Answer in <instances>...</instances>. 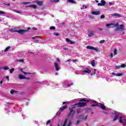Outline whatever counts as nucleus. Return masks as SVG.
Returning <instances> with one entry per match:
<instances>
[{"instance_id": "2f4dec72", "label": "nucleus", "mask_w": 126, "mask_h": 126, "mask_svg": "<svg viewBox=\"0 0 126 126\" xmlns=\"http://www.w3.org/2000/svg\"><path fill=\"white\" fill-rule=\"evenodd\" d=\"M49 29L50 30H55V29H56V28L54 26H51L50 27Z\"/></svg>"}, {"instance_id": "e433bc0d", "label": "nucleus", "mask_w": 126, "mask_h": 126, "mask_svg": "<svg viewBox=\"0 0 126 126\" xmlns=\"http://www.w3.org/2000/svg\"><path fill=\"white\" fill-rule=\"evenodd\" d=\"M99 43L100 44H104V43H105V40H100Z\"/></svg>"}, {"instance_id": "bb28decb", "label": "nucleus", "mask_w": 126, "mask_h": 126, "mask_svg": "<svg viewBox=\"0 0 126 126\" xmlns=\"http://www.w3.org/2000/svg\"><path fill=\"white\" fill-rule=\"evenodd\" d=\"M93 50H94V51H95V52H100V50H99V49L97 48L93 47Z\"/></svg>"}, {"instance_id": "69168bd1", "label": "nucleus", "mask_w": 126, "mask_h": 126, "mask_svg": "<svg viewBox=\"0 0 126 126\" xmlns=\"http://www.w3.org/2000/svg\"><path fill=\"white\" fill-rule=\"evenodd\" d=\"M32 39H33V40H35V39H36V38H35V37H32Z\"/></svg>"}, {"instance_id": "c9c22d12", "label": "nucleus", "mask_w": 126, "mask_h": 126, "mask_svg": "<svg viewBox=\"0 0 126 126\" xmlns=\"http://www.w3.org/2000/svg\"><path fill=\"white\" fill-rule=\"evenodd\" d=\"M77 114H80V113H81V110L80 109H77Z\"/></svg>"}, {"instance_id": "39448f33", "label": "nucleus", "mask_w": 126, "mask_h": 126, "mask_svg": "<svg viewBox=\"0 0 126 126\" xmlns=\"http://www.w3.org/2000/svg\"><path fill=\"white\" fill-rule=\"evenodd\" d=\"M9 31L11 32V33H14L15 32H18L19 34H24L25 32L27 31V30H20L17 31L16 29H11L9 30Z\"/></svg>"}, {"instance_id": "a19ab883", "label": "nucleus", "mask_w": 126, "mask_h": 126, "mask_svg": "<svg viewBox=\"0 0 126 126\" xmlns=\"http://www.w3.org/2000/svg\"><path fill=\"white\" fill-rule=\"evenodd\" d=\"M116 68H117V69H120V68H122L121 66V65H120V66H116Z\"/></svg>"}, {"instance_id": "37998d69", "label": "nucleus", "mask_w": 126, "mask_h": 126, "mask_svg": "<svg viewBox=\"0 0 126 126\" xmlns=\"http://www.w3.org/2000/svg\"><path fill=\"white\" fill-rule=\"evenodd\" d=\"M114 55H115V56H116V55H117V49H115L114 50Z\"/></svg>"}, {"instance_id": "cd10ccee", "label": "nucleus", "mask_w": 126, "mask_h": 126, "mask_svg": "<svg viewBox=\"0 0 126 126\" xmlns=\"http://www.w3.org/2000/svg\"><path fill=\"white\" fill-rule=\"evenodd\" d=\"M20 70H21V71H22V72H23L24 74H31L30 73H27V72H23V69H19Z\"/></svg>"}, {"instance_id": "72a5a7b5", "label": "nucleus", "mask_w": 126, "mask_h": 126, "mask_svg": "<svg viewBox=\"0 0 126 126\" xmlns=\"http://www.w3.org/2000/svg\"><path fill=\"white\" fill-rule=\"evenodd\" d=\"M15 69L14 68H12V69H10V73H12L13 71H14Z\"/></svg>"}, {"instance_id": "5fc2aeb1", "label": "nucleus", "mask_w": 126, "mask_h": 126, "mask_svg": "<svg viewBox=\"0 0 126 126\" xmlns=\"http://www.w3.org/2000/svg\"><path fill=\"white\" fill-rule=\"evenodd\" d=\"M68 103H69V102H63V105H64V104H68Z\"/></svg>"}, {"instance_id": "5701e85b", "label": "nucleus", "mask_w": 126, "mask_h": 126, "mask_svg": "<svg viewBox=\"0 0 126 126\" xmlns=\"http://www.w3.org/2000/svg\"><path fill=\"white\" fill-rule=\"evenodd\" d=\"M65 109H66V106L61 107L60 110L61 112H63V110H65Z\"/></svg>"}, {"instance_id": "a878e982", "label": "nucleus", "mask_w": 126, "mask_h": 126, "mask_svg": "<svg viewBox=\"0 0 126 126\" xmlns=\"http://www.w3.org/2000/svg\"><path fill=\"white\" fill-rule=\"evenodd\" d=\"M16 92H17V91L14 90H12L11 91H10V94H14V93H16Z\"/></svg>"}, {"instance_id": "a211bd4d", "label": "nucleus", "mask_w": 126, "mask_h": 126, "mask_svg": "<svg viewBox=\"0 0 126 126\" xmlns=\"http://www.w3.org/2000/svg\"><path fill=\"white\" fill-rule=\"evenodd\" d=\"M19 79H25V78H26V77H25V76H24L23 75L20 74L19 75Z\"/></svg>"}, {"instance_id": "052dcab7", "label": "nucleus", "mask_w": 126, "mask_h": 126, "mask_svg": "<svg viewBox=\"0 0 126 126\" xmlns=\"http://www.w3.org/2000/svg\"><path fill=\"white\" fill-rule=\"evenodd\" d=\"M67 62H70V60H68L65 61V63H67Z\"/></svg>"}, {"instance_id": "aec40b11", "label": "nucleus", "mask_w": 126, "mask_h": 126, "mask_svg": "<svg viewBox=\"0 0 126 126\" xmlns=\"http://www.w3.org/2000/svg\"><path fill=\"white\" fill-rule=\"evenodd\" d=\"M94 32L93 31L91 32L88 34L89 37H92V36H94Z\"/></svg>"}, {"instance_id": "09e8293b", "label": "nucleus", "mask_w": 126, "mask_h": 126, "mask_svg": "<svg viewBox=\"0 0 126 126\" xmlns=\"http://www.w3.org/2000/svg\"><path fill=\"white\" fill-rule=\"evenodd\" d=\"M114 16H119V15H118V13H114L113 14Z\"/></svg>"}, {"instance_id": "49530a36", "label": "nucleus", "mask_w": 126, "mask_h": 126, "mask_svg": "<svg viewBox=\"0 0 126 126\" xmlns=\"http://www.w3.org/2000/svg\"><path fill=\"white\" fill-rule=\"evenodd\" d=\"M80 122H81V121H80V120L77 121V122H76V125H78V124L80 123Z\"/></svg>"}, {"instance_id": "f03ea898", "label": "nucleus", "mask_w": 126, "mask_h": 126, "mask_svg": "<svg viewBox=\"0 0 126 126\" xmlns=\"http://www.w3.org/2000/svg\"><path fill=\"white\" fill-rule=\"evenodd\" d=\"M62 85L65 88H67L68 87H71L73 85V83L71 82V80H66L63 82Z\"/></svg>"}, {"instance_id": "412c9836", "label": "nucleus", "mask_w": 126, "mask_h": 126, "mask_svg": "<svg viewBox=\"0 0 126 126\" xmlns=\"http://www.w3.org/2000/svg\"><path fill=\"white\" fill-rule=\"evenodd\" d=\"M87 49H88V50H93V46H87L86 47Z\"/></svg>"}, {"instance_id": "423d86ee", "label": "nucleus", "mask_w": 126, "mask_h": 126, "mask_svg": "<svg viewBox=\"0 0 126 126\" xmlns=\"http://www.w3.org/2000/svg\"><path fill=\"white\" fill-rule=\"evenodd\" d=\"M119 123L122 124L124 126H126V117H120L119 118Z\"/></svg>"}, {"instance_id": "4c0bfd02", "label": "nucleus", "mask_w": 126, "mask_h": 126, "mask_svg": "<svg viewBox=\"0 0 126 126\" xmlns=\"http://www.w3.org/2000/svg\"><path fill=\"white\" fill-rule=\"evenodd\" d=\"M0 14H5V12L3 11H0Z\"/></svg>"}, {"instance_id": "6e6552de", "label": "nucleus", "mask_w": 126, "mask_h": 126, "mask_svg": "<svg viewBox=\"0 0 126 126\" xmlns=\"http://www.w3.org/2000/svg\"><path fill=\"white\" fill-rule=\"evenodd\" d=\"M76 106H78L79 107H85V106H86L87 105V103L86 102H80L77 104H75Z\"/></svg>"}, {"instance_id": "864d4df0", "label": "nucleus", "mask_w": 126, "mask_h": 126, "mask_svg": "<svg viewBox=\"0 0 126 126\" xmlns=\"http://www.w3.org/2000/svg\"><path fill=\"white\" fill-rule=\"evenodd\" d=\"M6 79H7V80H9V77L8 76H6Z\"/></svg>"}, {"instance_id": "b1692460", "label": "nucleus", "mask_w": 126, "mask_h": 126, "mask_svg": "<svg viewBox=\"0 0 126 126\" xmlns=\"http://www.w3.org/2000/svg\"><path fill=\"white\" fill-rule=\"evenodd\" d=\"M91 64H92V66H95V61L93 60L91 62Z\"/></svg>"}, {"instance_id": "3c124183", "label": "nucleus", "mask_w": 126, "mask_h": 126, "mask_svg": "<svg viewBox=\"0 0 126 126\" xmlns=\"http://www.w3.org/2000/svg\"><path fill=\"white\" fill-rule=\"evenodd\" d=\"M114 4V3L113 2H109V5H113Z\"/></svg>"}, {"instance_id": "4d7b16f0", "label": "nucleus", "mask_w": 126, "mask_h": 126, "mask_svg": "<svg viewBox=\"0 0 126 126\" xmlns=\"http://www.w3.org/2000/svg\"><path fill=\"white\" fill-rule=\"evenodd\" d=\"M98 30H99V31H102V30H103V29L99 28Z\"/></svg>"}, {"instance_id": "7c9ffc66", "label": "nucleus", "mask_w": 126, "mask_h": 126, "mask_svg": "<svg viewBox=\"0 0 126 126\" xmlns=\"http://www.w3.org/2000/svg\"><path fill=\"white\" fill-rule=\"evenodd\" d=\"M60 1V0H53L52 2H55V3H58Z\"/></svg>"}, {"instance_id": "7ed1b4c3", "label": "nucleus", "mask_w": 126, "mask_h": 126, "mask_svg": "<svg viewBox=\"0 0 126 126\" xmlns=\"http://www.w3.org/2000/svg\"><path fill=\"white\" fill-rule=\"evenodd\" d=\"M75 106H76V105L74 104L69 108L70 113H69L68 116L71 117V118H73L74 116L75 113Z\"/></svg>"}, {"instance_id": "8fccbe9b", "label": "nucleus", "mask_w": 126, "mask_h": 126, "mask_svg": "<svg viewBox=\"0 0 126 126\" xmlns=\"http://www.w3.org/2000/svg\"><path fill=\"white\" fill-rule=\"evenodd\" d=\"M54 35H55V36H59V33H54Z\"/></svg>"}, {"instance_id": "338daca9", "label": "nucleus", "mask_w": 126, "mask_h": 126, "mask_svg": "<svg viewBox=\"0 0 126 126\" xmlns=\"http://www.w3.org/2000/svg\"><path fill=\"white\" fill-rule=\"evenodd\" d=\"M63 49H64V50H67V48H64Z\"/></svg>"}, {"instance_id": "0e129e2a", "label": "nucleus", "mask_w": 126, "mask_h": 126, "mask_svg": "<svg viewBox=\"0 0 126 126\" xmlns=\"http://www.w3.org/2000/svg\"><path fill=\"white\" fill-rule=\"evenodd\" d=\"M95 2H96V3L99 2V1H98V0H95Z\"/></svg>"}, {"instance_id": "f704fd0d", "label": "nucleus", "mask_w": 126, "mask_h": 126, "mask_svg": "<svg viewBox=\"0 0 126 126\" xmlns=\"http://www.w3.org/2000/svg\"><path fill=\"white\" fill-rule=\"evenodd\" d=\"M29 3H31V2H24L22 3V4H28Z\"/></svg>"}, {"instance_id": "f3484780", "label": "nucleus", "mask_w": 126, "mask_h": 126, "mask_svg": "<svg viewBox=\"0 0 126 126\" xmlns=\"http://www.w3.org/2000/svg\"><path fill=\"white\" fill-rule=\"evenodd\" d=\"M27 7H32V8H33L34 9H36V8H37V5L32 4L27 6Z\"/></svg>"}, {"instance_id": "c85d7f7f", "label": "nucleus", "mask_w": 126, "mask_h": 126, "mask_svg": "<svg viewBox=\"0 0 126 126\" xmlns=\"http://www.w3.org/2000/svg\"><path fill=\"white\" fill-rule=\"evenodd\" d=\"M67 122V119H66L64 122V123L62 126H66V123Z\"/></svg>"}, {"instance_id": "ea45409f", "label": "nucleus", "mask_w": 126, "mask_h": 126, "mask_svg": "<svg viewBox=\"0 0 126 126\" xmlns=\"http://www.w3.org/2000/svg\"><path fill=\"white\" fill-rule=\"evenodd\" d=\"M70 44H75V42L74 41H72L71 40H70L69 42Z\"/></svg>"}, {"instance_id": "6ab92c4d", "label": "nucleus", "mask_w": 126, "mask_h": 126, "mask_svg": "<svg viewBox=\"0 0 126 126\" xmlns=\"http://www.w3.org/2000/svg\"><path fill=\"white\" fill-rule=\"evenodd\" d=\"M0 69H4L5 70H8V69H9V67H8V66H7L4 67H1L0 68Z\"/></svg>"}, {"instance_id": "1a4fd4ad", "label": "nucleus", "mask_w": 126, "mask_h": 126, "mask_svg": "<svg viewBox=\"0 0 126 126\" xmlns=\"http://www.w3.org/2000/svg\"><path fill=\"white\" fill-rule=\"evenodd\" d=\"M114 115H115V116L113 118V122H115V121H117V120L119 119V117H120V113L117 111H115Z\"/></svg>"}, {"instance_id": "680f3d73", "label": "nucleus", "mask_w": 126, "mask_h": 126, "mask_svg": "<svg viewBox=\"0 0 126 126\" xmlns=\"http://www.w3.org/2000/svg\"><path fill=\"white\" fill-rule=\"evenodd\" d=\"M34 43H38V40H34Z\"/></svg>"}, {"instance_id": "dca6fc26", "label": "nucleus", "mask_w": 126, "mask_h": 126, "mask_svg": "<svg viewBox=\"0 0 126 126\" xmlns=\"http://www.w3.org/2000/svg\"><path fill=\"white\" fill-rule=\"evenodd\" d=\"M112 75H114L115 76H122V75H123V73H116L115 72H113Z\"/></svg>"}, {"instance_id": "de8ad7c7", "label": "nucleus", "mask_w": 126, "mask_h": 126, "mask_svg": "<svg viewBox=\"0 0 126 126\" xmlns=\"http://www.w3.org/2000/svg\"><path fill=\"white\" fill-rule=\"evenodd\" d=\"M66 42H70V40L68 38H66Z\"/></svg>"}, {"instance_id": "20e7f679", "label": "nucleus", "mask_w": 126, "mask_h": 126, "mask_svg": "<svg viewBox=\"0 0 126 126\" xmlns=\"http://www.w3.org/2000/svg\"><path fill=\"white\" fill-rule=\"evenodd\" d=\"M92 102H93V103H94V104L92 105V107H96V106H100V108L102 109V110H106V106H105V105H104V104H101L100 103H98L97 102V101H95V100H92Z\"/></svg>"}, {"instance_id": "a18cd8bd", "label": "nucleus", "mask_w": 126, "mask_h": 126, "mask_svg": "<svg viewBox=\"0 0 126 126\" xmlns=\"http://www.w3.org/2000/svg\"><path fill=\"white\" fill-rule=\"evenodd\" d=\"M100 18L102 19L103 18H105V15H102L100 17Z\"/></svg>"}, {"instance_id": "13d9d810", "label": "nucleus", "mask_w": 126, "mask_h": 126, "mask_svg": "<svg viewBox=\"0 0 126 126\" xmlns=\"http://www.w3.org/2000/svg\"><path fill=\"white\" fill-rule=\"evenodd\" d=\"M72 62H73V63H76V62H77V60H73Z\"/></svg>"}, {"instance_id": "0eeeda50", "label": "nucleus", "mask_w": 126, "mask_h": 126, "mask_svg": "<svg viewBox=\"0 0 126 126\" xmlns=\"http://www.w3.org/2000/svg\"><path fill=\"white\" fill-rule=\"evenodd\" d=\"M90 72H91V70L88 68H83L81 74L84 75V74H88V73H90Z\"/></svg>"}, {"instance_id": "e2e57ef3", "label": "nucleus", "mask_w": 126, "mask_h": 126, "mask_svg": "<svg viewBox=\"0 0 126 126\" xmlns=\"http://www.w3.org/2000/svg\"><path fill=\"white\" fill-rule=\"evenodd\" d=\"M32 30H36V28H35V27L32 28Z\"/></svg>"}, {"instance_id": "2eb2a0df", "label": "nucleus", "mask_w": 126, "mask_h": 126, "mask_svg": "<svg viewBox=\"0 0 126 126\" xmlns=\"http://www.w3.org/2000/svg\"><path fill=\"white\" fill-rule=\"evenodd\" d=\"M92 14L93 15H99L100 14V11H95L92 12Z\"/></svg>"}, {"instance_id": "4468645a", "label": "nucleus", "mask_w": 126, "mask_h": 126, "mask_svg": "<svg viewBox=\"0 0 126 126\" xmlns=\"http://www.w3.org/2000/svg\"><path fill=\"white\" fill-rule=\"evenodd\" d=\"M79 119H80L81 120H86L87 119V115L85 117L83 115H80L79 117Z\"/></svg>"}, {"instance_id": "ddd939ff", "label": "nucleus", "mask_w": 126, "mask_h": 126, "mask_svg": "<svg viewBox=\"0 0 126 126\" xmlns=\"http://www.w3.org/2000/svg\"><path fill=\"white\" fill-rule=\"evenodd\" d=\"M80 101L81 102L84 101V102H86L87 103H88L89 102H90V101H91V99L87 98H82V99L80 100Z\"/></svg>"}, {"instance_id": "4be33fe9", "label": "nucleus", "mask_w": 126, "mask_h": 126, "mask_svg": "<svg viewBox=\"0 0 126 126\" xmlns=\"http://www.w3.org/2000/svg\"><path fill=\"white\" fill-rule=\"evenodd\" d=\"M13 11L16 13H19V14H21V11L20 10H14Z\"/></svg>"}, {"instance_id": "9b49d317", "label": "nucleus", "mask_w": 126, "mask_h": 126, "mask_svg": "<svg viewBox=\"0 0 126 126\" xmlns=\"http://www.w3.org/2000/svg\"><path fill=\"white\" fill-rule=\"evenodd\" d=\"M54 66H55V69L57 71H59V70H60V66H59V64L58 63H55Z\"/></svg>"}, {"instance_id": "473e14b6", "label": "nucleus", "mask_w": 126, "mask_h": 126, "mask_svg": "<svg viewBox=\"0 0 126 126\" xmlns=\"http://www.w3.org/2000/svg\"><path fill=\"white\" fill-rule=\"evenodd\" d=\"M9 49H10V46H8L7 48H6L4 51L7 52L8 51V50H9Z\"/></svg>"}, {"instance_id": "603ef678", "label": "nucleus", "mask_w": 126, "mask_h": 126, "mask_svg": "<svg viewBox=\"0 0 126 126\" xmlns=\"http://www.w3.org/2000/svg\"><path fill=\"white\" fill-rule=\"evenodd\" d=\"M36 83L37 85H39V84H42V82H37Z\"/></svg>"}, {"instance_id": "9d476101", "label": "nucleus", "mask_w": 126, "mask_h": 126, "mask_svg": "<svg viewBox=\"0 0 126 126\" xmlns=\"http://www.w3.org/2000/svg\"><path fill=\"white\" fill-rule=\"evenodd\" d=\"M101 3H98L97 5L99 6H104L106 4V1L104 0H101L100 1Z\"/></svg>"}, {"instance_id": "79ce46f5", "label": "nucleus", "mask_w": 126, "mask_h": 126, "mask_svg": "<svg viewBox=\"0 0 126 126\" xmlns=\"http://www.w3.org/2000/svg\"><path fill=\"white\" fill-rule=\"evenodd\" d=\"M18 62H20L21 63H23V62H24V60H17Z\"/></svg>"}, {"instance_id": "c756f323", "label": "nucleus", "mask_w": 126, "mask_h": 126, "mask_svg": "<svg viewBox=\"0 0 126 126\" xmlns=\"http://www.w3.org/2000/svg\"><path fill=\"white\" fill-rule=\"evenodd\" d=\"M94 73H92L91 74V75H94V74H95L96 73V69H94L93 70Z\"/></svg>"}, {"instance_id": "bf43d9fd", "label": "nucleus", "mask_w": 126, "mask_h": 126, "mask_svg": "<svg viewBox=\"0 0 126 126\" xmlns=\"http://www.w3.org/2000/svg\"><path fill=\"white\" fill-rule=\"evenodd\" d=\"M113 53H111L110 54V56L111 57V58H113Z\"/></svg>"}, {"instance_id": "393cba45", "label": "nucleus", "mask_w": 126, "mask_h": 126, "mask_svg": "<svg viewBox=\"0 0 126 126\" xmlns=\"http://www.w3.org/2000/svg\"><path fill=\"white\" fill-rule=\"evenodd\" d=\"M68 2H70L71 3H75V1L74 0H67Z\"/></svg>"}, {"instance_id": "6e6d98bb", "label": "nucleus", "mask_w": 126, "mask_h": 126, "mask_svg": "<svg viewBox=\"0 0 126 126\" xmlns=\"http://www.w3.org/2000/svg\"><path fill=\"white\" fill-rule=\"evenodd\" d=\"M4 4H5V5H8V6H10V4L9 3H7V4L4 3Z\"/></svg>"}, {"instance_id": "c03bdc74", "label": "nucleus", "mask_w": 126, "mask_h": 126, "mask_svg": "<svg viewBox=\"0 0 126 126\" xmlns=\"http://www.w3.org/2000/svg\"><path fill=\"white\" fill-rule=\"evenodd\" d=\"M121 67H126V65L125 64H122L121 65Z\"/></svg>"}, {"instance_id": "f257e3e1", "label": "nucleus", "mask_w": 126, "mask_h": 126, "mask_svg": "<svg viewBox=\"0 0 126 126\" xmlns=\"http://www.w3.org/2000/svg\"><path fill=\"white\" fill-rule=\"evenodd\" d=\"M106 27H109V28H115V27H117L115 29V31H124V25H120L119 26V23L116 24L114 23L106 24Z\"/></svg>"}, {"instance_id": "58836bf2", "label": "nucleus", "mask_w": 126, "mask_h": 126, "mask_svg": "<svg viewBox=\"0 0 126 126\" xmlns=\"http://www.w3.org/2000/svg\"><path fill=\"white\" fill-rule=\"evenodd\" d=\"M50 124H51V120H48V121L46 122V125H50Z\"/></svg>"}, {"instance_id": "f8f14e48", "label": "nucleus", "mask_w": 126, "mask_h": 126, "mask_svg": "<svg viewBox=\"0 0 126 126\" xmlns=\"http://www.w3.org/2000/svg\"><path fill=\"white\" fill-rule=\"evenodd\" d=\"M34 2H36V3H37V4H38V5H43V1L35 0V1H33L32 2L33 3H34Z\"/></svg>"}, {"instance_id": "774afa93", "label": "nucleus", "mask_w": 126, "mask_h": 126, "mask_svg": "<svg viewBox=\"0 0 126 126\" xmlns=\"http://www.w3.org/2000/svg\"><path fill=\"white\" fill-rule=\"evenodd\" d=\"M59 74L58 73H56V74H55V75H58Z\"/></svg>"}]
</instances>
